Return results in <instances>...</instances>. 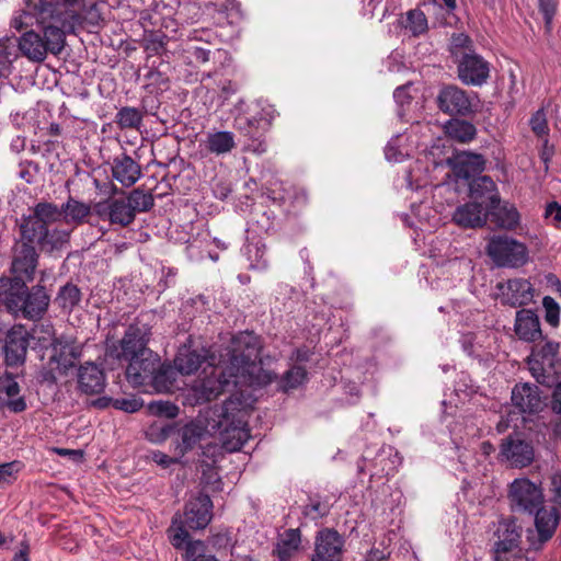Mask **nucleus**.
<instances>
[{"label": "nucleus", "instance_id": "1", "mask_svg": "<svg viewBox=\"0 0 561 561\" xmlns=\"http://www.w3.org/2000/svg\"><path fill=\"white\" fill-rule=\"evenodd\" d=\"M254 400L242 392L231 394L221 404L209 407L204 413V423L191 421L178 430V454L192 450L208 432L218 435L228 451L240 450L249 439L248 417Z\"/></svg>", "mask_w": 561, "mask_h": 561}, {"label": "nucleus", "instance_id": "2", "mask_svg": "<svg viewBox=\"0 0 561 561\" xmlns=\"http://www.w3.org/2000/svg\"><path fill=\"white\" fill-rule=\"evenodd\" d=\"M20 239L13 248L11 262V278H22L32 282L38 265L39 254H54L67 249L70 244L72 229H47L43 227L31 214L22 216L19 224Z\"/></svg>", "mask_w": 561, "mask_h": 561}, {"label": "nucleus", "instance_id": "3", "mask_svg": "<svg viewBox=\"0 0 561 561\" xmlns=\"http://www.w3.org/2000/svg\"><path fill=\"white\" fill-rule=\"evenodd\" d=\"M261 341L252 332H240L231 340L229 365L230 377L242 378L252 387H264L276 379V374L264 369L260 357Z\"/></svg>", "mask_w": 561, "mask_h": 561}, {"label": "nucleus", "instance_id": "4", "mask_svg": "<svg viewBox=\"0 0 561 561\" xmlns=\"http://www.w3.org/2000/svg\"><path fill=\"white\" fill-rule=\"evenodd\" d=\"M93 213V205L69 196L61 206L55 203L42 201L36 203L31 215L47 229H75L89 222Z\"/></svg>", "mask_w": 561, "mask_h": 561}, {"label": "nucleus", "instance_id": "5", "mask_svg": "<svg viewBox=\"0 0 561 561\" xmlns=\"http://www.w3.org/2000/svg\"><path fill=\"white\" fill-rule=\"evenodd\" d=\"M450 57L457 66L458 79L466 85L481 87L490 77V64L474 50L472 39L465 33L450 37Z\"/></svg>", "mask_w": 561, "mask_h": 561}, {"label": "nucleus", "instance_id": "6", "mask_svg": "<svg viewBox=\"0 0 561 561\" xmlns=\"http://www.w3.org/2000/svg\"><path fill=\"white\" fill-rule=\"evenodd\" d=\"M38 30H28L16 38L21 55L32 62H43L48 54L58 56L66 45V31L48 21L42 23L37 15Z\"/></svg>", "mask_w": 561, "mask_h": 561}, {"label": "nucleus", "instance_id": "7", "mask_svg": "<svg viewBox=\"0 0 561 561\" xmlns=\"http://www.w3.org/2000/svg\"><path fill=\"white\" fill-rule=\"evenodd\" d=\"M213 502L209 495L199 493L187 501L184 514H175L167 530L168 538L175 549H183L184 545L192 542L188 530L204 529L213 518Z\"/></svg>", "mask_w": 561, "mask_h": 561}, {"label": "nucleus", "instance_id": "8", "mask_svg": "<svg viewBox=\"0 0 561 561\" xmlns=\"http://www.w3.org/2000/svg\"><path fill=\"white\" fill-rule=\"evenodd\" d=\"M26 283L22 278H13L8 295L3 297V305L13 316L36 321L47 311L50 297L44 286L28 288Z\"/></svg>", "mask_w": 561, "mask_h": 561}, {"label": "nucleus", "instance_id": "9", "mask_svg": "<svg viewBox=\"0 0 561 561\" xmlns=\"http://www.w3.org/2000/svg\"><path fill=\"white\" fill-rule=\"evenodd\" d=\"M150 337L151 328L149 325L144 323L129 324L121 340L106 342L105 355L119 362H128L149 350Z\"/></svg>", "mask_w": 561, "mask_h": 561}, {"label": "nucleus", "instance_id": "10", "mask_svg": "<svg viewBox=\"0 0 561 561\" xmlns=\"http://www.w3.org/2000/svg\"><path fill=\"white\" fill-rule=\"evenodd\" d=\"M507 501L512 513L528 515L536 512L546 504L541 482H533L526 477L514 479L507 486Z\"/></svg>", "mask_w": 561, "mask_h": 561}, {"label": "nucleus", "instance_id": "11", "mask_svg": "<svg viewBox=\"0 0 561 561\" xmlns=\"http://www.w3.org/2000/svg\"><path fill=\"white\" fill-rule=\"evenodd\" d=\"M435 103L445 115L470 117L477 112L479 99L477 93L468 92L456 84H444L437 92Z\"/></svg>", "mask_w": 561, "mask_h": 561}, {"label": "nucleus", "instance_id": "12", "mask_svg": "<svg viewBox=\"0 0 561 561\" xmlns=\"http://www.w3.org/2000/svg\"><path fill=\"white\" fill-rule=\"evenodd\" d=\"M485 252L497 267L517 268L528 262L527 247L508 236H493L489 239Z\"/></svg>", "mask_w": 561, "mask_h": 561}, {"label": "nucleus", "instance_id": "13", "mask_svg": "<svg viewBox=\"0 0 561 561\" xmlns=\"http://www.w3.org/2000/svg\"><path fill=\"white\" fill-rule=\"evenodd\" d=\"M85 8V0H39L35 5L37 15L42 23L47 21L60 26L72 27V21L77 20L79 13Z\"/></svg>", "mask_w": 561, "mask_h": 561}, {"label": "nucleus", "instance_id": "14", "mask_svg": "<svg viewBox=\"0 0 561 561\" xmlns=\"http://www.w3.org/2000/svg\"><path fill=\"white\" fill-rule=\"evenodd\" d=\"M270 126L271 121L262 114L253 117L238 116L234 119V128L245 138V148L257 154L267 150L265 134Z\"/></svg>", "mask_w": 561, "mask_h": 561}, {"label": "nucleus", "instance_id": "15", "mask_svg": "<svg viewBox=\"0 0 561 561\" xmlns=\"http://www.w3.org/2000/svg\"><path fill=\"white\" fill-rule=\"evenodd\" d=\"M94 215L102 221H108L112 226L126 228L135 221L128 202L124 197L106 198L93 204Z\"/></svg>", "mask_w": 561, "mask_h": 561}, {"label": "nucleus", "instance_id": "16", "mask_svg": "<svg viewBox=\"0 0 561 561\" xmlns=\"http://www.w3.org/2000/svg\"><path fill=\"white\" fill-rule=\"evenodd\" d=\"M560 510L558 506L547 507L546 504H541V507H538L536 512L528 514V516L534 517L538 534V539L530 543L533 550H540L553 537L561 519Z\"/></svg>", "mask_w": 561, "mask_h": 561}, {"label": "nucleus", "instance_id": "17", "mask_svg": "<svg viewBox=\"0 0 561 561\" xmlns=\"http://www.w3.org/2000/svg\"><path fill=\"white\" fill-rule=\"evenodd\" d=\"M345 540L333 528L318 531L314 540V553L311 561H342Z\"/></svg>", "mask_w": 561, "mask_h": 561}, {"label": "nucleus", "instance_id": "18", "mask_svg": "<svg viewBox=\"0 0 561 561\" xmlns=\"http://www.w3.org/2000/svg\"><path fill=\"white\" fill-rule=\"evenodd\" d=\"M126 367V379L134 387L149 382L150 377L158 370L160 356L150 348L129 359Z\"/></svg>", "mask_w": 561, "mask_h": 561}, {"label": "nucleus", "instance_id": "19", "mask_svg": "<svg viewBox=\"0 0 561 561\" xmlns=\"http://www.w3.org/2000/svg\"><path fill=\"white\" fill-rule=\"evenodd\" d=\"M49 345L51 347V355L48 364L56 365L58 375H66L80 358L82 353L81 346L76 341L66 336L54 339Z\"/></svg>", "mask_w": 561, "mask_h": 561}, {"label": "nucleus", "instance_id": "20", "mask_svg": "<svg viewBox=\"0 0 561 561\" xmlns=\"http://www.w3.org/2000/svg\"><path fill=\"white\" fill-rule=\"evenodd\" d=\"M30 333L23 325H13L7 330L4 339V358L10 367L24 364L27 354Z\"/></svg>", "mask_w": 561, "mask_h": 561}, {"label": "nucleus", "instance_id": "21", "mask_svg": "<svg viewBox=\"0 0 561 561\" xmlns=\"http://www.w3.org/2000/svg\"><path fill=\"white\" fill-rule=\"evenodd\" d=\"M523 527L517 523L515 517L503 518L497 523L494 536V553L496 560L501 559V554L513 551L518 548L522 539Z\"/></svg>", "mask_w": 561, "mask_h": 561}, {"label": "nucleus", "instance_id": "22", "mask_svg": "<svg viewBox=\"0 0 561 561\" xmlns=\"http://www.w3.org/2000/svg\"><path fill=\"white\" fill-rule=\"evenodd\" d=\"M501 455L513 467L525 468L534 461L535 450L530 442L518 435H508L501 444Z\"/></svg>", "mask_w": 561, "mask_h": 561}, {"label": "nucleus", "instance_id": "23", "mask_svg": "<svg viewBox=\"0 0 561 561\" xmlns=\"http://www.w3.org/2000/svg\"><path fill=\"white\" fill-rule=\"evenodd\" d=\"M228 385L229 379L224 369L213 367L210 374L193 387L196 403L202 404L217 399Z\"/></svg>", "mask_w": 561, "mask_h": 561}, {"label": "nucleus", "instance_id": "24", "mask_svg": "<svg viewBox=\"0 0 561 561\" xmlns=\"http://www.w3.org/2000/svg\"><path fill=\"white\" fill-rule=\"evenodd\" d=\"M453 221L465 229H476L483 227L488 219V207L479 202H468L458 206L451 217Z\"/></svg>", "mask_w": 561, "mask_h": 561}, {"label": "nucleus", "instance_id": "25", "mask_svg": "<svg viewBox=\"0 0 561 561\" xmlns=\"http://www.w3.org/2000/svg\"><path fill=\"white\" fill-rule=\"evenodd\" d=\"M447 164L456 178L469 180L484 170L485 160L481 154L462 151L448 158Z\"/></svg>", "mask_w": 561, "mask_h": 561}, {"label": "nucleus", "instance_id": "26", "mask_svg": "<svg viewBox=\"0 0 561 561\" xmlns=\"http://www.w3.org/2000/svg\"><path fill=\"white\" fill-rule=\"evenodd\" d=\"M78 388L85 394L101 393L105 388V374L96 364L87 362L78 369Z\"/></svg>", "mask_w": 561, "mask_h": 561}, {"label": "nucleus", "instance_id": "27", "mask_svg": "<svg viewBox=\"0 0 561 561\" xmlns=\"http://www.w3.org/2000/svg\"><path fill=\"white\" fill-rule=\"evenodd\" d=\"M512 402L522 413H537L541 409L539 388L531 383H518L512 390Z\"/></svg>", "mask_w": 561, "mask_h": 561}, {"label": "nucleus", "instance_id": "28", "mask_svg": "<svg viewBox=\"0 0 561 561\" xmlns=\"http://www.w3.org/2000/svg\"><path fill=\"white\" fill-rule=\"evenodd\" d=\"M560 344L558 342H546L541 347H534L527 362L534 377L545 376L546 367L552 369L554 367L556 357L558 355Z\"/></svg>", "mask_w": 561, "mask_h": 561}, {"label": "nucleus", "instance_id": "29", "mask_svg": "<svg viewBox=\"0 0 561 561\" xmlns=\"http://www.w3.org/2000/svg\"><path fill=\"white\" fill-rule=\"evenodd\" d=\"M112 176L125 187L133 186L141 176V167L127 153L113 159Z\"/></svg>", "mask_w": 561, "mask_h": 561}, {"label": "nucleus", "instance_id": "30", "mask_svg": "<svg viewBox=\"0 0 561 561\" xmlns=\"http://www.w3.org/2000/svg\"><path fill=\"white\" fill-rule=\"evenodd\" d=\"M208 358V351L205 348L192 350L187 346L179 348L174 358V367L182 375H192L198 370Z\"/></svg>", "mask_w": 561, "mask_h": 561}, {"label": "nucleus", "instance_id": "31", "mask_svg": "<svg viewBox=\"0 0 561 561\" xmlns=\"http://www.w3.org/2000/svg\"><path fill=\"white\" fill-rule=\"evenodd\" d=\"M469 197L483 206L500 202L497 186L489 175H480L469 183Z\"/></svg>", "mask_w": 561, "mask_h": 561}, {"label": "nucleus", "instance_id": "32", "mask_svg": "<svg viewBox=\"0 0 561 561\" xmlns=\"http://www.w3.org/2000/svg\"><path fill=\"white\" fill-rule=\"evenodd\" d=\"M515 333L525 342H535L541 337V329L538 316L529 309L516 312Z\"/></svg>", "mask_w": 561, "mask_h": 561}, {"label": "nucleus", "instance_id": "33", "mask_svg": "<svg viewBox=\"0 0 561 561\" xmlns=\"http://www.w3.org/2000/svg\"><path fill=\"white\" fill-rule=\"evenodd\" d=\"M0 393L4 396L0 397L1 405L10 412L21 413L26 410L25 399L20 396V386L13 378L0 380Z\"/></svg>", "mask_w": 561, "mask_h": 561}, {"label": "nucleus", "instance_id": "34", "mask_svg": "<svg viewBox=\"0 0 561 561\" xmlns=\"http://www.w3.org/2000/svg\"><path fill=\"white\" fill-rule=\"evenodd\" d=\"M149 99L141 100V107L124 106L115 115V123L121 129H139L144 115L151 113L147 107Z\"/></svg>", "mask_w": 561, "mask_h": 561}, {"label": "nucleus", "instance_id": "35", "mask_svg": "<svg viewBox=\"0 0 561 561\" xmlns=\"http://www.w3.org/2000/svg\"><path fill=\"white\" fill-rule=\"evenodd\" d=\"M489 219L500 228L513 229L519 221V214L515 207L501 205V201L486 204Z\"/></svg>", "mask_w": 561, "mask_h": 561}, {"label": "nucleus", "instance_id": "36", "mask_svg": "<svg viewBox=\"0 0 561 561\" xmlns=\"http://www.w3.org/2000/svg\"><path fill=\"white\" fill-rule=\"evenodd\" d=\"M301 542V534L299 529H287L280 536L275 553L279 561H290L293 556L298 551Z\"/></svg>", "mask_w": 561, "mask_h": 561}, {"label": "nucleus", "instance_id": "37", "mask_svg": "<svg viewBox=\"0 0 561 561\" xmlns=\"http://www.w3.org/2000/svg\"><path fill=\"white\" fill-rule=\"evenodd\" d=\"M206 150L216 156L226 154L234 147V135L231 131H215L207 134L204 141Z\"/></svg>", "mask_w": 561, "mask_h": 561}, {"label": "nucleus", "instance_id": "38", "mask_svg": "<svg viewBox=\"0 0 561 561\" xmlns=\"http://www.w3.org/2000/svg\"><path fill=\"white\" fill-rule=\"evenodd\" d=\"M82 299L81 289L73 283L61 286L55 297V304L65 313H71L79 306Z\"/></svg>", "mask_w": 561, "mask_h": 561}, {"label": "nucleus", "instance_id": "39", "mask_svg": "<svg viewBox=\"0 0 561 561\" xmlns=\"http://www.w3.org/2000/svg\"><path fill=\"white\" fill-rule=\"evenodd\" d=\"M445 131L451 139L460 142H469L477 135V128L472 123L456 117L445 124Z\"/></svg>", "mask_w": 561, "mask_h": 561}, {"label": "nucleus", "instance_id": "40", "mask_svg": "<svg viewBox=\"0 0 561 561\" xmlns=\"http://www.w3.org/2000/svg\"><path fill=\"white\" fill-rule=\"evenodd\" d=\"M124 199L128 202L129 208L135 216L137 213H147L154 206V197L152 193L145 192L140 187L130 191Z\"/></svg>", "mask_w": 561, "mask_h": 561}, {"label": "nucleus", "instance_id": "41", "mask_svg": "<svg viewBox=\"0 0 561 561\" xmlns=\"http://www.w3.org/2000/svg\"><path fill=\"white\" fill-rule=\"evenodd\" d=\"M331 504L320 495L309 497V503L304 506L302 513L311 519L322 518L330 514Z\"/></svg>", "mask_w": 561, "mask_h": 561}, {"label": "nucleus", "instance_id": "42", "mask_svg": "<svg viewBox=\"0 0 561 561\" xmlns=\"http://www.w3.org/2000/svg\"><path fill=\"white\" fill-rule=\"evenodd\" d=\"M184 548H185V554H184L185 561H218L215 558V556H213L209 552L207 546L201 540L187 542V545H184Z\"/></svg>", "mask_w": 561, "mask_h": 561}, {"label": "nucleus", "instance_id": "43", "mask_svg": "<svg viewBox=\"0 0 561 561\" xmlns=\"http://www.w3.org/2000/svg\"><path fill=\"white\" fill-rule=\"evenodd\" d=\"M507 288L513 294L512 305H524L529 299L531 284L526 279H510Z\"/></svg>", "mask_w": 561, "mask_h": 561}, {"label": "nucleus", "instance_id": "44", "mask_svg": "<svg viewBox=\"0 0 561 561\" xmlns=\"http://www.w3.org/2000/svg\"><path fill=\"white\" fill-rule=\"evenodd\" d=\"M149 381L152 382L158 391H168L174 381L173 371L168 367H163L160 363L158 370L150 377Z\"/></svg>", "mask_w": 561, "mask_h": 561}, {"label": "nucleus", "instance_id": "45", "mask_svg": "<svg viewBox=\"0 0 561 561\" xmlns=\"http://www.w3.org/2000/svg\"><path fill=\"white\" fill-rule=\"evenodd\" d=\"M405 28L410 30L413 35L417 36L427 30V19L423 11L411 10L407 13Z\"/></svg>", "mask_w": 561, "mask_h": 561}, {"label": "nucleus", "instance_id": "46", "mask_svg": "<svg viewBox=\"0 0 561 561\" xmlns=\"http://www.w3.org/2000/svg\"><path fill=\"white\" fill-rule=\"evenodd\" d=\"M10 38L0 39V70L1 77L8 76L11 72L12 62L18 58V54L14 51L13 47H10L5 43L9 42Z\"/></svg>", "mask_w": 561, "mask_h": 561}, {"label": "nucleus", "instance_id": "47", "mask_svg": "<svg viewBox=\"0 0 561 561\" xmlns=\"http://www.w3.org/2000/svg\"><path fill=\"white\" fill-rule=\"evenodd\" d=\"M307 377V370L301 366H294L286 371L283 378V388L285 390L295 389L300 386Z\"/></svg>", "mask_w": 561, "mask_h": 561}, {"label": "nucleus", "instance_id": "48", "mask_svg": "<svg viewBox=\"0 0 561 561\" xmlns=\"http://www.w3.org/2000/svg\"><path fill=\"white\" fill-rule=\"evenodd\" d=\"M542 306L546 311L545 319L552 325L557 327L559 323L560 307L559 304L550 296H545L542 299Z\"/></svg>", "mask_w": 561, "mask_h": 561}, {"label": "nucleus", "instance_id": "49", "mask_svg": "<svg viewBox=\"0 0 561 561\" xmlns=\"http://www.w3.org/2000/svg\"><path fill=\"white\" fill-rule=\"evenodd\" d=\"M529 124H530L531 130L538 137L548 136L549 128H548L547 116H546L543 108H540L535 114H533Z\"/></svg>", "mask_w": 561, "mask_h": 561}, {"label": "nucleus", "instance_id": "50", "mask_svg": "<svg viewBox=\"0 0 561 561\" xmlns=\"http://www.w3.org/2000/svg\"><path fill=\"white\" fill-rule=\"evenodd\" d=\"M142 401L135 398H117L113 401V407L117 410L127 412V413H135L139 411L142 408Z\"/></svg>", "mask_w": 561, "mask_h": 561}, {"label": "nucleus", "instance_id": "51", "mask_svg": "<svg viewBox=\"0 0 561 561\" xmlns=\"http://www.w3.org/2000/svg\"><path fill=\"white\" fill-rule=\"evenodd\" d=\"M550 503L561 508V473L554 472L550 477L549 483Z\"/></svg>", "mask_w": 561, "mask_h": 561}, {"label": "nucleus", "instance_id": "52", "mask_svg": "<svg viewBox=\"0 0 561 561\" xmlns=\"http://www.w3.org/2000/svg\"><path fill=\"white\" fill-rule=\"evenodd\" d=\"M295 211L302 209L308 204V195L304 188L291 187V193L287 197Z\"/></svg>", "mask_w": 561, "mask_h": 561}, {"label": "nucleus", "instance_id": "53", "mask_svg": "<svg viewBox=\"0 0 561 561\" xmlns=\"http://www.w3.org/2000/svg\"><path fill=\"white\" fill-rule=\"evenodd\" d=\"M539 11L543 15L546 26L549 28L556 14V0H538Z\"/></svg>", "mask_w": 561, "mask_h": 561}, {"label": "nucleus", "instance_id": "54", "mask_svg": "<svg viewBox=\"0 0 561 561\" xmlns=\"http://www.w3.org/2000/svg\"><path fill=\"white\" fill-rule=\"evenodd\" d=\"M33 334L37 335V340L39 343H45L50 340L53 342L54 339H57L55 336L54 327L51 323H41L35 325L33 329Z\"/></svg>", "mask_w": 561, "mask_h": 561}, {"label": "nucleus", "instance_id": "55", "mask_svg": "<svg viewBox=\"0 0 561 561\" xmlns=\"http://www.w3.org/2000/svg\"><path fill=\"white\" fill-rule=\"evenodd\" d=\"M57 374L56 365H49L47 363V367H43L39 371V379L42 382L53 385L57 382Z\"/></svg>", "mask_w": 561, "mask_h": 561}, {"label": "nucleus", "instance_id": "56", "mask_svg": "<svg viewBox=\"0 0 561 561\" xmlns=\"http://www.w3.org/2000/svg\"><path fill=\"white\" fill-rule=\"evenodd\" d=\"M411 84H403L401 87H398L393 92V98L397 103L400 105H404L409 103L412 99V96L409 94L408 90L410 89Z\"/></svg>", "mask_w": 561, "mask_h": 561}, {"label": "nucleus", "instance_id": "57", "mask_svg": "<svg viewBox=\"0 0 561 561\" xmlns=\"http://www.w3.org/2000/svg\"><path fill=\"white\" fill-rule=\"evenodd\" d=\"M238 90V83L231 80H225L220 85V91L225 99H228L229 96L236 94Z\"/></svg>", "mask_w": 561, "mask_h": 561}, {"label": "nucleus", "instance_id": "58", "mask_svg": "<svg viewBox=\"0 0 561 561\" xmlns=\"http://www.w3.org/2000/svg\"><path fill=\"white\" fill-rule=\"evenodd\" d=\"M30 18V14L26 12H21L18 15L13 16L11 20V27L21 32L24 27L27 26L26 19Z\"/></svg>", "mask_w": 561, "mask_h": 561}, {"label": "nucleus", "instance_id": "59", "mask_svg": "<svg viewBox=\"0 0 561 561\" xmlns=\"http://www.w3.org/2000/svg\"><path fill=\"white\" fill-rule=\"evenodd\" d=\"M551 409L554 413L561 414V381L556 386L552 392Z\"/></svg>", "mask_w": 561, "mask_h": 561}, {"label": "nucleus", "instance_id": "60", "mask_svg": "<svg viewBox=\"0 0 561 561\" xmlns=\"http://www.w3.org/2000/svg\"><path fill=\"white\" fill-rule=\"evenodd\" d=\"M192 56L195 58L196 61L205 64L209 61L210 50L205 49L203 47H194L192 49Z\"/></svg>", "mask_w": 561, "mask_h": 561}, {"label": "nucleus", "instance_id": "61", "mask_svg": "<svg viewBox=\"0 0 561 561\" xmlns=\"http://www.w3.org/2000/svg\"><path fill=\"white\" fill-rule=\"evenodd\" d=\"M16 462H8L0 465V482L8 481L12 477Z\"/></svg>", "mask_w": 561, "mask_h": 561}, {"label": "nucleus", "instance_id": "62", "mask_svg": "<svg viewBox=\"0 0 561 561\" xmlns=\"http://www.w3.org/2000/svg\"><path fill=\"white\" fill-rule=\"evenodd\" d=\"M546 216H553V219L558 222L561 221V206L557 202H552L547 205Z\"/></svg>", "mask_w": 561, "mask_h": 561}, {"label": "nucleus", "instance_id": "63", "mask_svg": "<svg viewBox=\"0 0 561 561\" xmlns=\"http://www.w3.org/2000/svg\"><path fill=\"white\" fill-rule=\"evenodd\" d=\"M153 460L163 468L169 467L171 463L176 462V459L167 456L165 454H154Z\"/></svg>", "mask_w": 561, "mask_h": 561}, {"label": "nucleus", "instance_id": "64", "mask_svg": "<svg viewBox=\"0 0 561 561\" xmlns=\"http://www.w3.org/2000/svg\"><path fill=\"white\" fill-rule=\"evenodd\" d=\"M30 546L26 542H22L21 550L14 554L12 561H30L28 558Z\"/></svg>", "mask_w": 561, "mask_h": 561}]
</instances>
